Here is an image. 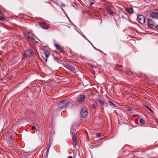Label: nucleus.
Segmentation results:
<instances>
[{"mask_svg":"<svg viewBox=\"0 0 158 158\" xmlns=\"http://www.w3.org/2000/svg\"><path fill=\"white\" fill-rule=\"evenodd\" d=\"M94 4V3L93 2H91V3H90V6H92V5L93 4Z\"/></svg>","mask_w":158,"mask_h":158,"instance_id":"33","label":"nucleus"},{"mask_svg":"<svg viewBox=\"0 0 158 158\" xmlns=\"http://www.w3.org/2000/svg\"><path fill=\"white\" fill-rule=\"evenodd\" d=\"M61 9H62V10L63 11H64V9H63V8H61Z\"/></svg>","mask_w":158,"mask_h":158,"instance_id":"40","label":"nucleus"},{"mask_svg":"<svg viewBox=\"0 0 158 158\" xmlns=\"http://www.w3.org/2000/svg\"><path fill=\"white\" fill-rule=\"evenodd\" d=\"M73 145L74 147H76L77 144V138L76 136L73 135L72 137Z\"/></svg>","mask_w":158,"mask_h":158,"instance_id":"12","label":"nucleus"},{"mask_svg":"<svg viewBox=\"0 0 158 158\" xmlns=\"http://www.w3.org/2000/svg\"><path fill=\"white\" fill-rule=\"evenodd\" d=\"M82 36L84 37V38H86V37L84 35H82Z\"/></svg>","mask_w":158,"mask_h":158,"instance_id":"37","label":"nucleus"},{"mask_svg":"<svg viewBox=\"0 0 158 158\" xmlns=\"http://www.w3.org/2000/svg\"><path fill=\"white\" fill-rule=\"evenodd\" d=\"M95 49H96V50L99 51L100 52H101L102 54H103V52L101 50H100V49H96V48H94Z\"/></svg>","mask_w":158,"mask_h":158,"instance_id":"27","label":"nucleus"},{"mask_svg":"<svg viewBox=\"0 0 158 158\" xmlns=\"http://www.w3.org/2000/svg\"><path fill=\"white\" fill-rule=\"evenodd\" d=\"M108 102H109V104L111 106H112L114 107H116V105L115 104H114V103H113L112 102H111L110 101H108Z\"/></svg>","mask_w":158,"mask_h":158,"instance_id":"18","label":"nucleus"},{"mask_svg":"<svg viewBox=\"0 0 158 158\" xmlns=\"http://www.w3.org/2000/svg\"><path fill=\"white\" fill-rule=\"evenodd\" d=\"M26 51L27 52V53L28 54L30 53L32 55H33L34 54V52L32 50H31L30 49H28L27 50H26Z\"/></svg>","mask_w":158,"mask_h":158,"instance_id":"16","label":"nucleus"},{"mask_svg":"<svg viewBox=\"0 0 158 158\" xmlns=\"http://www.w3.org/2000/svg\"><path fill=\"white\" fill-rule=\"evenodd\" d=\"M32 129L33 130H36V127L35 126H32Z\"/></svg>","mask_w":158,"mask_h":158,"instance_id":"29","label":"nucleus"},{"mask_svg":"<svg viewBox=\"0 0 158 158\" xmlns=\"http://www.w3.org/2000/svg\"><path fill=\"white\" fill-rule=\"evenodd\" d=\"M25 36L26 40L29 42L31 44H33L35 43V39L31 35H26Z\"/></svg>","mask_w":158,"mask_h":158,"instance_id":"2","label":"nucleus"},{"mask_svg":"<svg viewBox=\"0 0 158 158\" xmlns=\"http://www.w3.org/2000/svg\"><path fill=\"white\" fill-rule=\"evenodd\" d=\"M150 16L153 18L158 19V10L156 9L150 14Z\"/></svg>","mask_w":158,"mask_h":158,"instance_id":"9","label":"nucleus"},{"mask_svg":"<svg viewBox=\"0 0 158 158\" xmlns=\"http://www.w3.org/2000/svg\"><path fill=\"white\" fill-rule=\"evenodd\" d=\"M50 55V53L48 51H45L43 53L42 56L46 61H47V58L49 57Z\"/></svg>","mask_w":158,"mask_h":158,"instance_id":"5","label":"nucleus"},{"mask_svg":"<svg viewBox=\"0 0 158 158\" xmlns=\"http://www.w3.org/2000/svg\"><path fill=\"white\" fill-rule=\"evenodd\" d=\"M120 14L122 15V16L123 18H126V16H127V14L126 13L122 12H121Z\"/></svg>","mask_w":158,"mask_h":158,"instance_id":"19","label":"nucleus"},{"mask_svg":"<svg viewBox=\"0 0 158 158\" xmlns=\"http://www.w3.org/2000/svg\"><path fill=\"white\" fill-rule=\"evenodd\" d=\"M126 10L127 12L130 14L132 13L134 11L133 8H127L126 9Z\"/></svg>","mask_w":158,"mask_h":158,"instance_id":"15","label":"nucleus"},{"mask_svg":"<svg viewBox=\"0 0 158 158\" xmlns=\"http://www.w3.org/2000/svg\"><path fill=\"white\" fill-rule=\"evenodd\" d=\"M5 19V18L4 17L0 16V21H4Z\"/></svg>","mask_w":158,"mask_h":158,"instance_id":"24","label":"nucleus"},{"mask_svg":"<svg viewBox=\"0 0 158 158\" xmlns=\"http://www.w3.org/2000/svg\"><path fill=\"white\" fill-rule=\"evenodd\" d=\"M90 43V42L87 39V38L86 37V38H85Z\"/></svg>","mask_w":158,"mask_h":158,"instance_id":"38","label":"nucleus"},{"mask_svg":"<svg viewBox=\"0 0 158 158\" xmlns=\"http://www.w3.org/2000/svg\"><path fill=\"white\" fill-rule=\"evenodd\" d=\"M98 101L99 102V104L102 106H105V105L106 104V103H105V102L104 101H102L99 99H98Z\"/></svg>","mask_w":158,"mask_h":158,"instance_id":"14","label":"nucleus"},{"mask_svg":"<svg viewBox=\"0 0 158 158\" xmlns=\"http://www.w3.org/2000/svg\"><path fill=\"white\" fill-rule=\"evenodd\" d=\"M14 137L12 135L10 137V139H12L13 140H14Z\"/></svg>","mask_w":158,"mask_h":158,"instance_id":"28","label":"nucleus"},{"mask_svg":"<svg viewBox=\"0 0 158 158\" xmlns=\"http://www.w3.org/2000/svg\"><path fill=\"white\" fill-rule=\"evenodd\" d=\"M49 151V148H48V149L47 150V154H48Z\"/></svg>","mask_w":158,"mask_h":158,"instance_id":"32","label":"nucleus"},{"mask_svg":"<svg viewBox=\"0 0 158 158\" xmlns=\"http://www.w3.org/2000/svg\"><path fill=\"white\" fill-rule=\"evenodd\" d=\"M85 97L84 95H81L77 97V100L79 102H81L85 100Z\"/></svg>","mask_w":158,"mask_h":158,"instance_id":"11","label":"nucleus"},{"mask_svg":"<svg viewBox=\"0 0 158 158\" xmlns=\"http://www.w3.org/2000/svg\"><path fill=\"white\" fill-rule=\"evenodd\" d=\"M106 10L107 12L110 14V15H112L114 13V12L109 7H107L106 8Z\"/></svg>","mask_w":158,"mask_h":158,"instance_id":"13","label":"nucleus"},{"mask_svg":"<svg viewBox=\"0 0 158 158\" xmlns=\"http://www.w3.org/2000/svg\"><path fill=\"white\" fill-rule=\"evenodd\" d=\"M2 14V11L1 10H0V15H1Z\"/></svg>","mask_w":158,"mask_h":158,"instance_id":"39","label":"nucleus"},{"mask_svg":"<svg viewBox=\"0 0 158 158\" xmlns=\"http://www.w3.org/2000/svg\"><path fill=\"white\" fill-rule=\"evenodd\" d=\"M156 27L158 30V25L156 26Z\"/></svg>","mask_w":158,"mask_h":158,"instance_id":"36","label":"nucleus"},{"mask_svg":"<svg viewBox=\"0 0 158 158\" xmlns=\"http://www.w3.org/2000/svg\"><path fill=\"white\" fill-rule=\"evenodd\" d=\"M64 67L67 69L69 70L70 71L72 72L73 73H75L76 72L75 68L73 66L66 64L64 65Z\"/></svg>","mask_w":158,"mask_h":158,"instance_id":"3","label":"nucleus"},{"mask_svg":"<svg viewBox=\"0 0 158 158\" xmlns=\"http://www.w3.org/2000/svg\"><path fill=\"white\" fill-rule=\"evenodd\" d=\"M39 24L41 28L45 29H47L49 27V25L44 21L40 22Z\"/></svg>","mask_w":158,"mask_h":158,"instance_id":"7","label":"nucleus"},{"mask_svg":"<svg viewBox=\"0 0 158 158\" xmlns=\"http://www.w3.org/2000/svg\"><path fill=\"white\" fill-rule=\"evenodd\" d=\"M126 109H127V111H131L132 110L131 108L129 107H127Z\"/></svg>","mask_w":158,"mask_h":158,"instance_id":"23","label":"nucleus"},{"mask_svg":"<svg viewBox=\"0 0 158 158\" xmlns=\"http://www.w3.org/2000/svg\"><path fill=\"white\" fill-rule=\"evenodd\" d=\"M23 56L24 57H26L28 56V53L27 52H26V51H25L24 52V54L23 55Z\"/></svg>","mask_w":158,"mask_h":158,"instance_id":"20","label":"nucleus"},{"mask_svg":"<svg viewBox=\"0 0 158 158\" xmlns=\"http://www.w3.org/2000/svg\"><path fill=\"white\" fill-rule=\"evenodd\" d=\"M118 70V69L117 70Z\"/></svg>","mask_w":158,"mask_h":158,"instance_id":"41","label":"nucleus"},{"mask_svg":"<svg viewBox=\"0 0 158 158\" xmlns=\"http://www.w3.org/2000/svg\"><path fill=\"white\" fill-rule=\"evenodd\" d=\"M61 5L63 7H65V5L64 4L61 3Z\"/></svg>","mask_w":158,"mask_h":158,"instance_id":"31","label":"nucleus"},{"mask_svg":"<svg viewBox=\"0 0 158 158\" xmlns=\"http://www.w3.org/2000/svg\"><path fill=\"white\" fill-rule=\"evenodd\" d=\"M37 132L39 133V134H38V135L39 137H40L41 138H42L43 136V134L41 133V132H40V131H37Z\"/></svg>","mask_w":158,"mask_h":158,"instance_id":"22","label":"nucleus"},{"mask_svg":"<svg viewBox=\"0 0 158 158\" xmlns=\"http://www.w3.org/2000/svg\"><path fill=\"white\" fill-rule=\"evenodd\" d=\"M137 19L138 22L140 24H143L145 23V20L144 16L139 15L138 16Z\"/></svg>","mask_w":158,"mask_h":158,"instance_id":"4","label":"nucleus"},{"mask_svg":"<svg viewBox=\"0 0 158 158\" xmlns=\"http://www.w3.org/2000/svg\"><path fill=\"white\" fill-rule=\"evenodd\" d=\"M145 121L144 119L142 118H141L139 120V123L141 124H144L145 123Z\"/></svg>","mask_w":158,"mask_h":158,"instance_id":"17","label":"nucleus"},{"mask_svg":"<svg viewBox=\"0 0 158 158\" xmlns=\"http://www.w3.org/2000/svg\"><path fill=\"white\" fill-rule=\"evenodd\" d=\"M154 22L152 20L148 19L147 20V25L149 27L152 28L155 26Z\"/></svg>","mask_w":158,"mask_h":158,"instance_id":"8","label":"nucleus"},{"mask_svg":"<svg viewBox=\"0 0 158 158\" xmlns=\"http://www.w3.org/2000/svg\"><path fill=\"white\" fill-rule=\"evenodd\" d=\"M92 108H93V109H95L96 107L95 105L94 104H93L91 106Z\"/></svg>","mask_w":158,"mask_h":158,"instance_id":"26","label":"nucleus"},{"mask_svg":"<svg viewBox=\"0 0 158 158\" xmlns=\"http://www.w3.org/2000/svg\"><path fill=\"white\" fill-rule=\"evenodd\" d=\"M54 46L57 50L60 51V53H63L64 52L63 48L62 46L56 44H54Z\"/></svg>","mask_w":158,"mask_h":158,"instance_id":"10","label":"nucleus"},{"mask_svg":"<svg viewBox=\"0 0 158 158\" xmlns=\"http://www.w3.org/2000/svg\"><path fill=\"white\" fill-rule=\"evenodd\" d=\"M88 113V112L86 108L83 107L81 109V114L82 117H85Z\"/></svg>","mask_w":158,"mask_h":158,"instance_id":"6","label":"nucleus"},{"mask_svg":"<svg viewBox=\"0 0 158 158\" xmlns=\"http://www.w3.org/2000/svg\"><path fill=\"white\" fill-rule=\"evenodd\" d=\"M68 158H73L71 156H69V157H68Z\"/></svg>","mask_w":158,"mask_h":158,"instance_id":"34","label":"nucleus"},{"mask_svg":"<svg viewBox=\"0 0 158 158\" xmlns=\"http://www.w3.org/2000/svg\"><path fill=\"white\" fill-rule=\"evenodd\" d=\"M54 58L56 59H57V57L56 56H54Z\"/></svg>","mask_w":158,"mask_h":158,"instance_id":"35","label":"nucleus"},{"mask_svg":"<svg viewBox=\"0 0 158 158\" xmlns=\"http://www.w3.org/2000/svg\"><path fill=\"white\" fill-rule=\"evenodd\" d=\"M70 102L69 100L66 99L63 100L57 104V106L60 108L64 107V106H68V104Z\"/></svg>","mask_w":158,"mask_h":158,"instance_id":"1","label":"nucleus"},{"mask_svg":"<svg viewBox=\"0 0 158 158\" xmlns=\"http://www.w3.org/2000/svg\"><path fill=\"white\" fill-rule=\"evenodd\" d=\"M101 136V133H97L96 134V136L97 138H99Z\"/></svg>","mask_w":158,"mask_h":158,"instance_id":"21","label":"nucleus"},{"mask_svg":"<svg viewBox=\"0 0 158 158\" xmlns=\"http://www.w3.org/2000/svg\"><path fill=\"white\" fill-rule=\"evenodd\" d=\"M146 107L148 109V110L150 111L151 112L153 113V111H152V110L148 106H147V107Z\"/></svg>","mask_w":158,"mask_h":158,"instance_id":"25","label":"nucleus"},{"mask_svg":"<svg viewBox=\"0 0 158 158\" xmlns=\"http://www.w3.org/2000/svg\"><path fill=\"white\" fill-rule=\"evenodd\" d=\"M118 67V65L117 64L115 65L113 67L115 69H116V68Z\"/></svg>","mask_w":158,"mask_h":158,"instance_id":"30","label":"nucleus"}]
</instances>
